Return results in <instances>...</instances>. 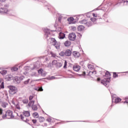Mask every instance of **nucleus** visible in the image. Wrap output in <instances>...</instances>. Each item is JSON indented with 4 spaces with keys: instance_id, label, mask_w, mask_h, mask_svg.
Returning a JSON list of instances; mask_svg holds the SVG:
<instances>
[{
    "instance_id": "nucleus-20",
    "label": "nucleus",
    "mask_w": 128,
    "mask_h": 128,
    "mask_svg": "<svg viewBox=\"0 0 128 128\" xmlns=\"http://www.w3.org/2000/svg\"><path fill=\"white\" fill-rule=\"evenodd\" d=\"M86 26H92V23L90 21L87 20Z\"/></svg>"
},
{
    "instance_id": "nucleus-23",
    "label": "nucleus",
    "mask_w": 128,
    "mask_h": 128,
    "mask_svg": "<svg viewBox=\"0 0 128 128\" xmlns=\"http://www.w3.org/2000/svg\"><path fill=\"white\" fill-rule=\"evenodd\" d=\"M87 22L88 20H82L81 21H80V24H85V26H86Z\"/></svg>"
},
{
    "instance_id": "nucleus-21",
    "label": "nucleus",
    "mask_w": 128,
    "mask_h": 128,
    "mask_svg": "<svg viewBox=\"0 0 128 128\" xmlns=\"http://www.w3.org/2000/svg\"><path fill=\"white\" fill-rule=\"evenodd\" d=\"M70 41H66L64 42V46H70Z\"/></svg>"
},
{
    "instance_id": "nucleus-40",
    "label": "nucleus",
    "mask_w": 128,
    "mask_h": 128,
    "mask_svg": "<svg viewBox=\"0 0 128 128\" xmlns=\"http://www.w3.org/2000/svg\"><path fill=\"white\" fill-rule=\"evenodd\" d=\"M58 64V61H56V60H54L52 62V64Z\"/></svg>"
},
{
    "instance_id": "nucleus-47",
    "label": "nucleus",
    "mask_w": 128,
    "mask_h": 128,
    "mask_svg": "<svg viewBox=\"0 0 128 128\" xmlns=\"http://www.w3.org/2000/svg\"><path fill=\"white\" fill-rule=\"evenodd\" d=\"M0 114H2V109L0 108Z\"/></svg>"
},
{
    "instance_id": "nucleus-22",
    "label": "nucleus",
    "mask_w": 128,
    "mask_h": 128,
    "mask_svg": "<svg viewBox=\"0 0 128 128\" xmlns=\"http://www.w3.org/2000/svg\"><path fill=\"white\" fill-rule=\"evenodd\" d=\"M121 101H122V99L120 98H117L114 100V102L116 104H118V102H121Z\"/></svg>"
},
{
    "instance_id": "nucleus-36",
    "label": "nucleus",
    "mask_w": 128,
    "mask_h": 128,
    "mask_svg": "<svg viewBox=\"0 0 128 128\" xmlns=\"http://www.w3.org/2000/svg\"><path fill=\"white\" fill-rule=\"evenodd\" d=\"M88 68H89V70H92V68H94V66H92V64H88Z\"/></svg>"
},
{
    "instance_id": "nucleus-60",
    "label": "nucleus",
    "mask_w": 128,
    "mask_h": 128,
    "mask_svg": "<svg viewBox=\"0 0 128 128\" xmlns=\"http://www.w3.org/2000/svg\"><path fill=\"white\" fill-rule=\"evenodd\" d=\"M112 100H114V99H112Z\"/></svg>"
},
{
    "instance_id": "nucleus-54",
    "label": "nucleus",
    "mask_w": 128,
    "mask_h": 128,
    "mask_svg": "<svg viewBox=\"0 0 128 128\" xmlns=\"http://www.w3.org/2000/svg\"><path fill=\"white\" fill-rule=\"evenodd\" d=\"M0 2H6V0H0Z\"/></svg>"
},
{
    "instance_id": "nucleus-25",
    "label": "nucleus",
    "mask_w": 128,
    "mask_h": 128,
    "mask_svg": "<svg viewBox=\"0 0 128 128\" xmlns=\"http://www.w3.org/2000/svg\"><path fill=\"white\" fill-rule=\"evenodd\" d=\"M32 116L34 118H38V114L36 112H34Z\"/></svg>"
},
{
    "instance_id": "nucleus-5",
    "label": "nucleus",
    "mask_w": 128,
    "mask_h": 128,
    "mask_svg": "<svg viewBox=\"0 0 128 128\" xmlns=\"http://www.w3.org/2000/svg\"><path fill=\"white\" fill-rule=\"evenodd\" d=\"M68 38L70 40H74L76 38V34L72 32L69 34Z\"/></svg>"
},
{
    "instance_id": "nucleus-3",
    "label": "nucleus",
    "mask_w": 128,
    "mask_h": 128,
    "mask_svg": "<svg viewBox=\"0 0 128 128\" xmlns=\"http://www.w3.org/2000/svg\"><path fill=\"white\" fill-rule=\"evenodd\" d=\"M12 118V112L10 110H8L6 112V116H3V118Z\"/></svg>"
},
{
    "instance_id": "nucleus-8",
    "label": "nucleus",
    "mask_w": 128,
    "mask_h": 128,
    "mask_svg": "<svg viewBox=\"0 0 128 128\" xmlns=\"http://www.w3.org/2000/svg\"><path fill=\"white\" fill-rule=\"evenodd\" d=\"M44 32H45V36H46V38L50 37V30L48 28H46L44 30Z\"/></svg>"
},
{
    "instance_id": "nucleus-46",
    "label": "nucleus",
    "mask_w": 128,
    "mask_h": 128,
    "mask_svg": "<svg viewBox=\"0 0 128 128\" xmlns=\"http://www.w3.org/2000/svg\"><path fill=\"white\" fill-rule=\"evenodd\" d=\"M48 122H52V119H50V118H48L47 119Z\"/></svg>"
},
{
    "instance_id": "nucleus-27",
    "label": "nucleus",
    "mask_w": 128,
    "mask_h": 128,
    "mask_svg": "<svg viewBox=\"0 0 128 128\" xmlns=\"http://www.w3.org/2000/svg\"><path fill=\"white\" fill-rule=\"evenodd\" d=\"M32 110H38V106H36V105L32 106Z\"/></svg>"
},
{
    "instance_id": "nucleus-32",
    "label": "nucleus",
    "mask_w": 128,
    "mask_h": 128,
    "mask_svg": "<svg viewBox=\"0 0 128 128\" xmlns=\"http://www.w3.org/2000/svg\"><path fill=\"white\" fill-rule=\"evenodd\" d=\"M62 66V64L60 62H57L56 66L57 68H60Z\"/></svg>"
},
{
    "instance_id": "nucleus-19",
    "label": "nucleus",
    "mask_w": 128,
    "mask_h": 128,
    "mask_svg": "<svg viewBox=\"0 0 128 128\" xmlns=\"http://www.w3.org/2000/svg\"><path fill=\"white\" fill-rule=\"evenodd\" d=\"M78 28V30H79V32H82V30H84V26H79Z\"/></svg>"
},
{
    "instance_id": "nucleus-37",
    "label": "nucleus",
    "mask_w": 128,
    "mask_h": 128,
    "mask_svg": "<svg viewBox=\"0 0 128 128\" xmlns=\"http://www.w3.org/2000/svg\"><path fill=\"white\" fill-rule=\"evenodd\" d=\"M60 56H64V54H66V52H62L59 54Z\"/></svg>"
},
{
    "instance_id": "nucleus-12",
    "label": "nucleus",
    "mask_w": 128,
    "mask_h": 128,
    "mask_svg": "<svg viewBox=\"0 0 128 128\" xmlns=\"http://www.w3.org/2000/svg\"><path fill=\"white\" fill-rule=\"evenodd\" d=\"M20 116L21 118V119H22V120H24V122H28V119L26 118H28V116H24L22 114Z\"/></svg>"
},
{
    "instance_id": "nucleus-31",
    "label": "nucleus",
    "mask_w": 128,
    "mask_h": 128,
    "mask_svg": "<svg viewBox=\"0 0 128 128\" xmlns=\"http://www.w3.org/2000/svg\"><path fill=\"white\" fill-rule=\"evenodd\" d=\"M39 121L40 122H42L44 121V117H40Z\"/></svg>"
},
{
    "instance_id": "nucleus-29",
    "label": "nucleus",
    "mask_w": 128,
    "mask_h": 128,
    "mask_svg": "<svg viewBox=\"0 0 128 128\" xmlns=\"http://www.w3.org/2000/svg\"><path fill=\"white\" fill-rule=\"evenodd\" d=\"M90 20H92V22H94V24H96V18H90Z\"/></svg>"
},
{
    "instance_id": "nucleus-38",
    "label": "nucleus",
    "mask_w": 128,
    "mask_h": 128,
    "mask_svg": "<svg viewBox=\"0 0 128 128\" xmlns=\"http://www.w3.org/2000/svg\"><path fill=\"white\" fill-rule=\"evenodd\" d=\"M67 64H68V62H66V60H65L64 61V68H66Z\"/></svg>"
},
{
    "instance_id": "nucleus-14",
    "label": "nucleus",
    "mask_w": 128,
    "mask_h": 128,
    "mask_svg": "<svg viewBox=\"0 0 128 128\" xmlns=\"http://www.w3.org/2000/svg\"><path fill=\"white\" fill-rule=\"evenodd\" d=\"M68 22L69 24H74V18L72 17H70L67 19Z\"/></svg>"
},
{
    "instance_id": "nucleus-28",
    "label": "nucleus",
    "mask_w": 128,
    "mask_h": 128,
    "mask_svg": "<svg viewBox=\"0 0 128 128\" xmlns=\"http://www.w3.org/2000/svg\"><path fill=\"white\" fill-rule=\"evenodd\" d=\"M7 78H8V80H10L14 78V76H12V75H8L7 76Z\"/></svg>"
},
{
    "instance_id": "nucleus-53",
    "label": "nucleus",
    "mask_w": 128,
    "mask_h": 128,
    "mask_svg": "<svg viewBox=\"0 0 128 128\" xmlns=\"http://www.w3.org/2000/svg\"><path fill=\"white\" fill-rule=\"evenodd\" d=\"M97 80H98V82H100V78H98L97 79Z\"/></svg>"
},
{
    "instance_id": "nucleus-42",
    "label": "nucleus",
    "mask_w": 128,
    "mask_h": 128,
    "mask_svg": "<svg viewBox=\"0 0 128 128\" xmlns=\"http://www.w3.org/2000/svg\"><path fill=\"white\" fill-rule=\"evenodd\" d=\"M32 98H34V96H31L29 97L30 100H32Z\"/></svg>"
},
{
    "instance_id": "nucleus-45",
    "label": "nucleus",
    "mask_w": 128,
    "mask_h": 128,
    "mask_svg": "<svg viewBox=\"0 0 128 128\" xmlns=\"http://www.w3.org/2000/svg\"><path fill=\"white\" fill-rule=\"evenodd\" d=\"M6 106H8V104H3L2 106L3 108H6Z\"/></svg>"
},
{
    "instance_id": "nucleus-50",
    "label": "nucleus",
    "mask_w": 128,
    "mask_h": 128,
    "mask_svg": "<svg viewBox=\"0 0 128 128\" xmlns=\"http://www.w3.org/2000/svg\"><path fill=\"white\" fill-rule=\"evenodd\" d=\"M48 68L52 67V64H51L50 63V64H48Z\"/></svg>"
},
{
    "instance_id": "nucleus-1",
    "label": "nucleus",
    "mask_w": 128,
    "mask_h": 128,
    "mask_svg": "<svg viewBox=\"0 0 128 128\" xmlns=\"http://www.w3.org/2000/svg\"><path fill=\"white\" fill-rule=\"evenodd\" d=\"M50 42L53 46H55V48H56V50L60 49V44L58 42H56V39L54 38H51Z\"/></svg>"
},
{
    "instance_id": "nucleus-13",
    "label": "nucleus",
    "mask_w": 128,
    "mask_h": 128,
    "mask_svg": "<svg viewBox=\"0 0 128 128\" xmlns=\"http://www.w3.org/2000/svg\"><path fill=\"white\" fill-rule=\"evenodd\" d=\"M65 55L66 56H70L72 55V51L70 50H67L65 52Z\"/></svg>"
},
{
    "instance_id": "nucleus-43",
    "label": "nucleus",
    "mask_w": 128,
    "mask_h": 128,
    "mask_svg": "<svg viewBox=\"0 0 128 128\" xmlns=\"http://www.w3.org/2000/svg\"><path fill=\"white\" fill-rule=\"evenodd\" d=\"M92 16L94 18H96L98 16V14H94V13L92 14Z\"/></svg>"
},
{
    "instance_id": "nucleus-39",
    "label": "nucleus",
    "mask_w": 128,
    "mask_h": 128,
    "mask_svg": "<svg viewBox=\"0 0 128 128\" xmlns=\"http://www.w3.org/2000/svg\"><path fill=\"white\" fill-rule=\"evenodd\" d=\"M36 90H39V91H40V92H42V90H44L42 89V88H40V87H38V88H37L36 89Z\"/></svg>"
},
{
    "instance_id": "nucleus-18",
    "label": "nucleus",
    "mask_w": 128,
    "mask_h": 128,
    "mask_svg": "<svg viewBox=\"0 0 128 128\" xmlns=\"http://www.w3.org/2000/svg\"><path fill=\"white\" fill-rule=\"evenodd\" d=\"M0 74H2V76H6V74H8V70H2L0 72Z\"/></svg>"
},
{
    "instance_id": "nucleus-24",
    "label": "nucleus",
    "mask_w": 128,
    "mask_h": 128,
    "mask_svg": "<svg viewBox=\"0 0 128 128\" xmlns=\"http://www.w3.org/2000/svg\"><path fill=\"white\" fill-rule=\"evenodd\" d=\"M34 104V101L32 100L29 102L28 106H32Z\"/></svg>"
},
{
    "instance_id": "nucleus-48",
    "label": "nucleus",
    "mask_w": 128,
    "mask_h": 128,
    "mask_svg": "<svg viewBox=\"0 0 128 128\" xmlns=\"http://www.w3.org/2000/svg\"><path fill=\"white\" fill-rule=\"evenodd\" d=\"M16 108H18V110H20V106L18 105H17L16 106Z\"/></svg>"
},
{
    "instance_id": "nucleus-34",
    "label": "nucleus",
    "mask_w": 128,
    "mask_h": 128,
    "mask_svg": "<svg viewBox=\"0 0 128 128\" xmlns=\"http://www.w3.org/2000/svg\"><path fill=\"white\" fill-rule=\"evenodd\" d=\"M22 102L24 104H28V98H26L22 100Z\"/></svg>"
},
{
    "instance_id": "nucleus-16",
    "label": "nucleus",
    "mask_w": 128,
    "mask_h": 128,
    "mask_svg": "<svg viewBox=\"0 0 128 128\" xmlns=\"http://www.w3.org/2000/svg\"><path fill=\"white\" fill-rule=\"evenodd\" d=\"M23 114L24 116H27V117L30 116V114L28 111H24L23 112Z\"/></svg>"
},
{
    "instance_id": "nucleus-26",
    "label": "nucleus",
    "mask_w": 128,
    "mask_h": 128,
    "mask_svg": "<svg viewBox=\"0 0 128 128\" xmlns=\"http://www.w3.org/2000/svg\"><path fill=\"white\" fill-rule=\"evenodd\" d=\"M18 70V68L16 66H14L11 68V70H12V72H16Z\"/></svg>"
},
{
    "instance_id": "nucleus-15",
    "label": "nucleus",
    "mask_w": 128,
    "mask_h": 128,
    "mask_svg": "<svg viewBox=\"0 0 128 128\" xmlns=\"http://www.w3.org/2000/svg\"><path fill=\"white\" fill-rule=\"evenodd\" d=\"M66 37V34H64L62 33V32H60L59 34V38H60V40H62L63 38H64Z\"/></svg>"
},
{
    "instance_id": "nucleus-7",
    "label": "nucleus",
    "mask_w": 128,
    "mask_h": 128,
    "mask_svg": "<svg viewBox=\"0 0 128 128\" xmlns=\"http://www.w3.org/2000/svg\"><path fill=\"white\" fill-rule=\"evenodd\" d=\"M8 10L6 8H0V14H8Z\"/></svg>"
},
{
    "instance_id": "nucleus-10",
    "label": "nucleus",
    "mask_w": 128,
    "mask_h": 128,
    "mask_svg": "<svg viewBox=\"0 0 128 128\" xmlns=\"http://www.w3.org/2000/svg\"><path fill=\"white\" fill-rule=\"evenodd\" d=\"M73 70L75 72H78L80 70V66L76 65L73 66Z\"/></svg>"
},
{
    "instance_id": "nucleus-2",
    "label": "nucleus",
    "mask_w": 128,
    "mask_h": 128,
    "mask_svg": "<svg viewBox=\"0 0 128 128\" xmlns=\"http://www.w3.org/2000/svg\"><path fill=\"white\" fill-rule=\"evenodd\" d=\"M8 88L10 89L9 92L10 94H14L18 92V88L14 86H9Z\"/></svg>"
},
{
    "instance_id": "nucleus-55",
    "label": "nucleus",
    "mask_w": 128,
    "mask_h": 128,
    "mask_svg": "<svg viewBox=\"0 0 128 128\" xmlns=\"http://www.w3.org/2000/svg\"><path fill=\"white\" fill-rule=\"evenodd\" d=\"M92 74H96V72H92Z\"/></svg>"
},
{
    "instance_id": "nucleus-51",
    "label": "nucleus",
    "mask_w": 128,
    "mask_h": 128,
    "mask_svg": "<svg viewBox=\"0 0 128 128\" xmlns=\"http://www.w3.org/2000/svg\"><path fill=\"white\" fill-rule=\"evenodd\" d=\"M50 78H51V80H54V79L56 78V77H54V76H51Z\"/></svg>"
},
{
    "instance_id": "nucleus-4",
    "label": "nucleus",
    "mask_w": 128,
    "mask_h": 128,
    "mask_svg": "<svg viewBox=\"0 0 128 128\" xmlns=\"http://www.w3.org/2000/svg\"><path fill=\"white\" fill-rule=\"evenodd\" d=\"M24 78V76H22L20 77L16 76L14 80L17 84H20L21 80H22Z\"/></svg>"
},
{
    "instance_id": "nucleus-44",
    "label": "nucleus",
    "mask_w": 128,
    "mask_h": 128,
    "mask_svg": "<svg viewBox=\"0 0 128 128\" xmlns=\"http://www.w3.org/2000/svg\"><path fill=\"white\" fill-rule=\"evenodd\" d=\"M52 56H53V58H56V54L52 53Z\"/></svg>"
},
{
    "instance_id": "nucleus-49",
    "label": "nucleus",
    "mask_w": 128,
    "mask_h": 128,
    "mask_svg": "<svg viewBox=\"0 0 128 128\" xmlns=\"http://www.w3.org/2000/svg\"><path fill=\"white\" fill-rule=\"evenodd\" d=\"M32 122H33L34 124H36V120H32Z\"/></svg>"
},
{
    "instance_id": "nucleus-52",
    "label": "nucleus",
    "mask_w": 128,
    "mask_h": 128,
    "mask_svg": "<svg viewBox=\"0 0 128 128\" xmlns=\"http://www.w3.org/2000/svg\"><path fill=\"white\" fill-rule=\"evenodd\" d=\"M12 104H16V103H14V100H12Z\"/></svg>"
},
{
    "instance_id": "nucleus-11",
    "label": "nucleus",
    "mask_w": 128,
    "mask_h": 128,
    "mask_svg": "<svg viewBox=\"0 0 128 128\" xmlns=\"http://www.w3.org/2000/svg\"><path fill=\"white\" fill-rule=\"evenodd\" d=\"M0 88H4V80L0 78Z\"/></svg>"
},
{
    "instance_id": "nucleus-9",
    "label": "nucleus",
    "mask_w": 128,
    "mask_h": 128,
    "mask_svg": "<svg viewBox=\"0 0 128 128\" xmlns=\"http://www.w3.org/2000/svg\"><path fill=\"white\" fill-rule=\"evenodd\" d=\"M38 74H40L42 76H46V72H44L42 69H40V70H38Z\"/></svg>"
},
{
    "instance_id": "nucleus-33",
    "label": "nucleus",
    "mask_w": 128,
    "mask_h": 128,
    "mask_svg": "<svg viewBox=\"0 0 128 128\" xmlns=\"http://www.w3.org/2000/svg\"><path fill=\"white\" fill-rule=\"evenodd\" d=\"M105 76L106 78H110V72H106Z\"/></svg>"
},
{
    "instance_id": "nucleus-17",
    "label": "nucleus",
    "mask_w": 128,
    "mask_h": 128,
    "mask_svg": "<svg viewBox=\"0 0 128 128\" xmlns=\"http://www.w3.org/2000/svg\"><path fill=\"white\" fill-rule=\"evenodd\" d=\"M72 54L75 58H78L80 56V52H74Z\"/></svg>"
},
{
    "instance_id": "nucleus-59",
    "label": "nucleus",
    "mask_w": 128,
    "mask_h": 128,
    "mask_svg": "<svg viewBox=\"0 0 128 128\" xmlns=\"http://www.w3.org/2000/svg\"><path fill=\"white\" fill-rule=\"evenodd\" d=\"M126 2H128V1L127 0V1H126Z\"/></svg>"
},
{
    "instance_id": "nucleus-35",
    "label": "nucleus",
    "mask_w": 128,
    "mask_h": 128,
    "mask_svg": "<svg viewBox=\"0 0 128 128\" xmlns=\"http://www.w3.org/2000/svg\"><path fill=\"white\" fill-rule=\"evenodd\" d=\"M30 79L28 78V80L24 81V84H28V82H30Z\"/></svg>"
},
{
    "instance_id": "nucleus-6",
    "label": "nucleus",
    "mask_w": 128,
    "mask_h": 128,
    "mask_svg": "<svg viewBox=\"0 0 128 128\" xmlns=\"http://www.w3.org/2000/svg\"><path fill=\"white\" fill-rule=\"evenodd\" d=\"M101 84L105 86H108V84H110V80L108 79H104L101 81Z\"/></svg>"
},
{
    "instance_id": "nucleus-56",
    "label": "nucleus",
    "mask_w": 128,
    "mask_h": 128,
    "mask_svg": "<svg viewBox=\"0 0 128 128\" xmlns=\"http://www.w3.org/2000/svg\"><path fill=\"white\" fill-rule=\"evenodd\" d=\"M84 74H86V72H84Z\"/></svg>"
},
{
    "instance_id": "nucleus-30",
    "label": "nucleus",
    "mask_w": 128,
    "mask_h": 128,
    "mask_svg": "<svg viewBox=\"0 0 128 128\" xmlns=\"http://www.w3.org/2000/svg\"><path fill=\"white\" fill-rule=\"evenodd\" d=\"M30 76H38L36 73L35 72H32V74H30Z\"/></svg>"
},
{
    "instance_id": "nucleus-58",
    "label": "nucleus",
    "mask_w": 128,
    "mask_h": 128,
    "mask_svg": "<svg viewBox=\"0 0 128 128\" xmlns=\"http://www.w3.org/2000/svg\"><path fill=\"white\" fill-rule=\"evenodd\" d=\"M127 98H128V97L125 98L126 100Z\"/></svg>"
},
{
    "instance_id": "nucleus-41",
    "label": "nucleus",
    "mask_w": 128,
    "mask_h": 128,
    "mask_svg": "<svg viewBox=\"0 0 128 128\" xmlns=\"http://www.w3.org/2000/svg\"><path fill=\"white\" fill-rule=\"evenodd\" d=\"M113 77L114 78H118V74H116V72L114 73Z\"/></svg>"
},
{
    "instance_id": "nucleus-57",
    "label": "nucleus",
    "mask_w": 128,
    "mask_h": 128,
    "mask_svg": "<svg viewBox=\"0 0 128 128\" xmlns=\"http://www.w3.org/2000/svg\"><path fill=\"white\" fill-rule=\"evenodd\" d=\"M123 0V2H126V0Z\"/></svg>"
}]
</instances>
